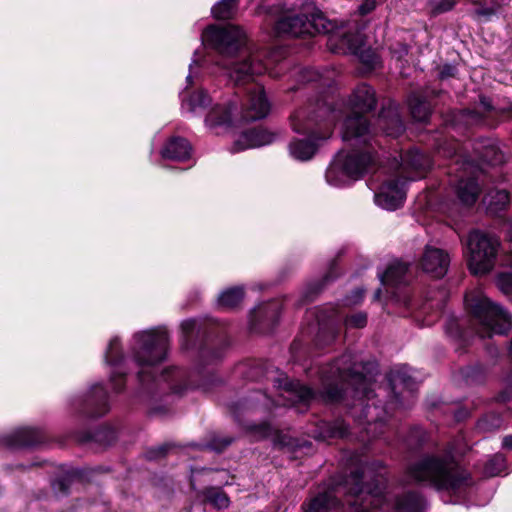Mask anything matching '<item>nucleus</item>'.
Instances as JSON below:
<instances>
[{
    "mask_svg": "<svg viewBox=\"0 0 512 512\" xmlns=\"http://www.w3.org/2000/svg\"><path fill=\"white\" fill-rule=\"evenodd\" d=\"M407 474L417 483L453 494L461 493L471 484L468 474L449 453L424 455L409 465Z\"/></svg>",
    "mask_w": 512,
    "mask_h": 512,
    "instance_id": "obj_5",
    "label": "nucleus"
},
{
    "mask_svg": "<svg viewBox=\"0 0 512 512\" xmlns=\"http://www.w3.org/2000/svg\"><path fill=\"white\" fill-rule=\"evenodd\" d=\"M366 323L367 316L363 312H358L345 318V325L349 328H363Z\"/></svg>",
    "mask_w": 512,
    "mask_h": 512,
    "instance_id": "obj_38",
    "label": "nucleus"
},
{
    "mask_svg": "<svg viewBox=\"0 0 512 512\" xmlns=\"http://www.w3.org/2000/svg\"><path fill=\"white\" fill-rule=\"evenodd\" d=\"M463 166H464V172H467L468 170H470V169L472 168L471 163H470V162H468V161H467V162H465V163L463 164Z\"/></svg>",
    "mask_w": 512,
    "mask_h": 512,
    "instance_id": "obj_54",
    "label": "nucleus"
},
{
    "mask_svg": "<svg viewBox=\"0 0 512 512\" xmlns=\"http://www.w3.org/2000/svg\"><path fill=\"white\" fill-rule=\"evenodd\" d=\"M374 5H375V2L372 1V2H367L363 5L360 6V12L361 14H366L368 12H370L373 8H374Z\"/></svg>",
    "mask_w": 512,
    "mask_h": 512,
    "instance_id": "obj_50",
    "label": "nucleus"
},
{
    "mask_svg": "<svg viewBox=\"0 0 512 512\" xmlns=\"http://www.w3.org/2000/svg\"><path fill=\"white\" fill-rule=\"evenodd\" d=\"M193 326H194V321L190 320V321H185L183 322L182 324V327L184 330L186 331H190L193 329Z\"/></svg>",
    "mask_w": 512,
    "mask_h": 512,
    "instance_id": "obj_52",
    "label": "nucleus"
},
{
    "mask_svg": "<svg viewBox=\"0 0 512 512\" xmlns=\"http://www.w3.org/2000/svg\"><path fill=\"white\" fill-rule=\"evenodd\" d=\"M231 442H232V439H230V438H224V439L222 440L221 444H218V443H215V442H214V443L212 444V447H213L214 449H216V450H221V449H223V448L227 447L228 445H230V444H231Z\"/></svg>",
    "mask_w": 512,
    "mask_h": 512,
    "instance_id": "obj_49",
    "label": "nucleus"
},
{
    "mask_svg": "<svg viewBox=\"0 0 512 512\" xmlns=\"http://www.w3.org/2000/svg\"><path fill=\"white\" fill-rule=\"evenodd\" d=\"M270 104L266 99L261 85L253 84L249 91V98L243 111V118L247 121L262 119L268 115Z\"/></svg>",
    "mask_w": 512,
    "mask_h": 512,
    "instance_id": "obj_14",
    "label": "nucleus"
},
{
    "mask_svg": "<svg viewBox=\"0 0 512 512\" xmlns=\"http://www.w3.org/2000/svg\"><path fill=\"white\" fill-rule=\"evenodd\" d=\"M379 123L388 136L398 137L404 131V125L396 107L383 109Z\"/></svg>",
    "mask_w": 512,
    "mask_h": 512,
    "instance_id": "obj_21",
    "label": "nucleus"
},
{
    "mask_svg": "<svg viewBox=\"0 0 512 512\" xmlns=\"http://www.w3.org/2000/svg\"><path fill=\"white\" fill-rule=\"evenodd\" d=\"M343 44H347L348 50L359 57L360 61L365 64L368 68H374L379 63V57L370 48H363L358 43L350 41L348 37L342 39Z\"/></svg>",
    "mask_w": 512,
    "mask_h": 512,
    "instance_id": "obj_25",
    "label": "nucleus"
},
{
    "mask_svg": "<svg viewBox=\"0 0 512 512\" xmlns=\"http://www.w3.org/2000/svg\"><path fill=\"white\" fill-rule=\"evenodd\" d=\"M267 70V64L263 62L259 53H250L241 61L231 63L228 68V76L236 85L249 84L254 77L263 74Z\"/></svg>",
    "mask_w": 512,
    "mask_h": 512,
    "instance_id": "obj_12",
    "label": "nucleus"
},
{
    "mask_svg": "<svg viewBox=\"0 0 512 512\" xmlns=\"http://www.w3.org/2000/svg\"><path fill=\"white\" fill-rule=\"evenodd\" d=\"M338 504L339 502L331 492H325L313 498L307 506H303V509L305 512H329Z\"/></svg>",
    "mask_w": 512,
    "mask_h": 512,
    "instance_id": "obj_26",
    "label": "nucleus"
},
{
    "mask_svg": "<svg viewBox=\"0 0 512 512\" xmlns=\"http://www.w3.org/2000/svg\"><path fill=\"white\" fill-rule=\"evenodd\" d=\"M450 258L448 254L437 247L427 245L425 247L421 267L424 272L433 278H442L448 271Z\"/></svg>",
    "mask_w": 512,
    "mask_h": 512,
    "instance_id": "obj_13",
    "label": "nucleus"
},
{
    "mask_svg": "<svg viewBox=\"0 0 512 512\" xmlns=\"http://www.w3.org/2000/svg\"><path fill=\"white\" fill-rule=\"evenodd\" d=\"M364 296V291L362 289H357L353 292L351 298H349L347 301L350 304H358Z\"/></svg>",
    "mask_w": 512,
    "mask_h": 512,
    "instance_id": "obj_44",
    "label": "nucleus"
},
{
    "mask_svg": "<svg viewBox=\"0 0 512 512\" xmlns=\"http://www.w3.org/2000/svg\"><path fill=\"white\" fill-rule=\"evenodd\" d=\"M408 265L402 261L392 262L385 273L380 275L382 284L398 285L405 282Z\"/></svg>",
    "mask_w": 512,
    "mask_h": 512,
    "instance_id": "obj_24",
    "label": "nucleus"
},
{
    "mask_svg": "<svg viewBox=\"0 0 512 512\" xmlns=\"http://www.w3.org/2000/svg\"><path fill=\"white\" fill-rule=\"evenodd\" d=\"M465 304L478 326L476 332L481 337L505 334L512 328V315L482 293L467 294Z\"/></svg>",
    "mask_w": 512,
    "mask_h": 512,
    "instance_id": "obj_8",
    "label": "nucleus"
},
{
    "mask_svg": "<svg viewBox=\"0 0 512 512\" xmlns=\"http://www.w3.org/2000/svg\"><path fill=\"white\" fill-rule=\"evenodd\" d=\"M277 307L278 306L276 303H271L268 305L258 307L255 312L263 315V317L266 319H271L274 317V313L276 312Z\"/></svg>",
    "mask_w": 512,
    "mask_h": 512,
    "instance_id": "obj_41",
    "label": "nucleus"
},
{
    "mask_svg": "<svg viewBox=\"0 0 512 512\" xmlns=\"http://www.w3.org/2000/svg\"><path fill=\"white\" fill-rule=\"evenodd\" d=\"M501 397H502V400H504V401H505V400L510 399L511 395H506V393H503V394L501 395Z\"/></svg>",
    "mask_w": 512,
    "mask_h": 512,
    "instance_id": "obj_56",
    "label": "nucleus"
},
{
    "mask_svg": "<svg viewBox=\"0 0 512 512\" xmlns=\"http://www.w3.org/2000/svg\"><path fill=\"white\" fill-rule=\"evenodd\" d=\"M275 30L278 35L311 36L326 31L325 18L313 0H303L277 21Z\"/></svg>",
    "mask_w": 512,
    "mask_h": 512,
    "instance_id": "obj_9",
    "label": "nucleus"
},
{
    "mask_svg": "<svg viewBox=\"0 0 512 512\" xmlns=\"http://www.w3.org/2000/svg\"><path fill=\"white\" fill-rule=\"evenodd\" d=\"M430 167L429 157L417 149L407 151L401 156V164L395 175L384 179L379 186L374 196L375 203L383 209L396 210L403 204L406 197L405 182L401 179L415 180L423 177Z\"/></svg>",
    "mask_w": 512,
    "mask_h": 512,
    "instance_id": "obj_7",
    "label": "nucleus"
},
{
    "mask_svg": "<svg viewBox=\"0 0 512 512\" xmlns=\"http://www.w3.org/2000/svg\"><path fill=\"white\" fill-rule=\"evenodd\" d=\"M312 314L315 315L319 326L317 341L321 342L322 337L325 334H328V340L325 341V344L330 343L336 337L334 322L331 320H326L322 310L318 311L317 313L313 312Z\"/></svg>",
    "mask_w": 512,
    "mask_h": 512,
    "instance_id": "obj_34",
    "label": "nucleus"
},
{
    "mask_svg": "<svg viewBox=\"0 0 512 512\" xmlns=\"http://www.w3.org/2000/svg\"><path fill=\"white\" fill-rule=\"evenodd\" d=\"M390 383L393 389L403 386L408 390H413L416 386L415 377L410 374V370L406 367L393 371L390 376Z\"/></svg>",
    "mask_w": 512,
    "mask_h": 512,
    "instance_id": "obj_31",
    "label": "nucleus"
},
{
    "mask_svg": "<svg viewBox=\"0 0 512 512\" xmlns=\"http://www.w3.org/2000/svg\"><path fill=\"white\" fill-rule=\"evenodd\" d=\"M385 474L381 461L360 462L350 468L336 492L345 495L351 512H422L425 501L418 493L400 496L385 492Z\"/></svg>",
    "mask_w": 512,
    "mask_h": 512,
    "instance_id": "obj_3",
    "label": "nucleus"
},
{
    "mask_svg": "<svg viewBox=\"0 0 512 512\" xmlns=\"http://www.w3.org/2000/svg\"><path fill=\"white\" fill-rule=\"evenodd\" d=\"M510 261H511V263H512V253H511V256H510Z\"/></svg>",
    "mask_w": 512,
    "mask_h": 512,
    "instance_id": "obj_59",
    "label": "nucleus"
},
{
    "mask_svg": "<svg viewBox=\"0 0 512 512\" xmlns=\"http://www.w3.org/2000/svg\"><path fill=\"white\" fill-rule=\"evenodd\" d=\"M408 104L411 115L416 121L425 122L428 120L431 113L430 105L428 102L413 94L410 96Z\"/></svg>",
    "mask_w": 512,
    "mask_h": 512,
    "instance_id": "obj_28",
    "label": "nucleus"
},
{
    "mask_svg": "<svg viewBox=\"0 0 512 512\" xmlns=\"http://www.w3.org/2000/svg\"><path fill=\"white\" fill-rule=\"evenodd\" d=\"M374 90L368 84H360L353 91L349 106L342 102L335 104L323 103L318 106L322 114L332 119L331 110L341 109L342 114L334 119H343L341 136L343 142L351 149L340 151L326 170V181L334 187L346 185L350 180H357L374 164L368 146L373 138L370 125L363 115L375 108Z\"/></svg>",
    "mask_w": 512,
    "mask_h": 512,
    "instance_id": "obj_1",
    "label": "nucleus"
},
{
    "mask_svg": "<svg viewBox=\"0 0 512 512\" xmlns=\"http://www.w3.org/2000/svg\"><path fill=\"white\" fill-rule=\"evenodd\" d=\"M484 150L480 151V148H475L478 154V158L490 165H499L505 161V156L496 146L489 144L483 146Z\"/></svg>",
    "mask_w": 512,
    "mask_h": 512,
    "instance_id": "obj_32",
    "label": "nucleus"
},
{
    "mask_svg": "<svg viewBox=\"0 0 512 512\" xmlns=\"http://www.w3.org/2000/svg\"><path fill=\"white\" fill-rule=\"evenodd\" d=\"M455 72H456V69L454 66L445 65L440 72V76H441V78L450 77V76H453L455 74Z\"/></svg>",
    "mask_w": 512,
    "mask_h": 512,
    "instance_id": "obj_45",
    "label": "nucleus"
},
{
    "mask_svg": "<svg viewBox=\"0 0 512 512\" xmlns=\"http://www.w3.org/2000/svg\"><path fill=\"white\" fill-rule=\"evenodd\" d=\"M407 52H408L407 46H402L401 51H400L399 55L397 56V58L398 59L401 58L403 55H406Z\"/></svg>",
    "mask_w": 512,
    "mask_h": 512,
    "instance_id": "obj_53",
    "label": "nucleus"
},
{
    "mask_svg": "<svg viewBox=\"0 0 512 512\" xmlns=\"http://www.w3.org/2000/svg\"><path fill=\"white\" fill-rule=\"evenodd\" d=\"M465 256L469 271L477 276L491 272L497 261L500 240L481 230L471 231L465 241Z\"/></svg>",
    "mask_w": 512,
    "mask_h": 512,
    "instance_id": "obj_10",
    "label": "nucleus"
},
{
    "mask_svg": "<svg viewBox=\"0 0 512 512\" xmlns=\"http://www.w3.org/2000/svg\"><path fill=\"white\" fill-rule=\"evenodd\" d=\"M276 138L273 132L263 128L247 130L235 140L232 152H239L246 149L257 148L272 143Z\"/></svg>",
    "mask_w": 512,
    "mask_h": 512,
    "instance_id": "obj_15",
    "label": "nucleus"
},
{
    "mask_svg": "<svg viewBox=\"0 0 512 512\" xmlns=\"http://www.w3.org/2000/svg\"><path fill=\"white\" fill-rule=\"evenodd\" d=\"M501 4L497 2H493V4L490 7H479L475 10V14L478 17L483 18H490L491 16L495 15L496 12L500 9Z\"/></svg>",
    "mask_w": 512,
    "mask_h": 512,
    "instance_id": "obj_40",
    "label": "nucleus"
},
{
    "mask_svg": "<svg viewBox=\"0 0 512 512\" xmlns=\"http://www.w3.org/2000/svg\"><path fill=\"white\" fill-rule=\"evenodd\" d=\"M317 396L318 395L309 387L299 382H290L287 384L283 394L285 399H289L293 401V403L296 401L308 403L309 401L316 399Z\"/></svg>",
    "mask_w": 512,
    "mask_h": 512,
    "instance_id": "obj_23",
    "label": "nucleus"
},
{
    "mask_svg": "<svg viewBox=\"0 0 512 512\" xmlns=\"http://www.w3.org/2000/svg\"><path fill=\"white\" fill-rule=\"evenodd\" d=\"M106 362L113 367V371L111 372L110 380L116 391H119L123 388L124 384V373L119 369V365L124 360V356L122 354L120 348V342L117 337H114L110 340L107 350L105 352Z\"/></svg>",
    "mask_w": 512,
    "mask_h": 512,
    "instance_id": "obj_16",
    "label": "nucleus"
},
{
    "mask_svg": "<svg viewBox=\"0 0 512 512\" xmlns=\"http://www.w3.org/2000/svg\"><path fill=\"white\" fill-rule=\"evenodd\" d=\"M460 116L467 124H477L481 121L479 114L473 110H465Z\"/></svg>",
    "mask_w": 512,
    "mask_h": 512,
    "instance_id": "obj_42",
    "label": "nucleus"
},
{
    "mask_svg": "<svg viewBox=\"0 0 512 512\" xmlns=\"http://www.w3.org/2000/svg\"><path fill=\"white\" fill-rule=\"evenodd\" d=\"M236 109L233 103H224L214 105L205 118V125L216 130L218 127L227 126L231 122L232 111Z\"/></svg>",
    "mask_w": 512,
    "mask_h": 512,
    "instance_id": "obj_19",
    "label": "nucleus"
},
{
    "mask_svg": "<svg viewBox=\"0 0 512 512\" xmlns=\"http://www.w3.org/2000/svg\"><path fill=\"white\" fill-rule=\"evenodd\" d=\"M196 64H197V60L194 59L192 61V63L190 64V66H189V74L186 77V82H187L188 85H192L193 84V78L195 77V73H194V70H193L194 68L193 67Z\"/></svg>",
    "mask_w": 512,
    "mask_h": 512,
    "instance_id": "obj_47",
    "label": "nucleus"
},
{
    "mask_svg": "<svg viewBox=\"0 0 512 512\" xmlns=\"http://www.w3.org/2000/svg\"><path fill=\"white\" fill-rule=\"evenodd\" d=\"M483 204L487 213L497 215L509 206L510 194L505 188H492L485 194Z\"/></svg>",
    "mask_w": 512,
    "mask_h": 512,
    "instance_id": "obj_18",
    "label": "nucleus"
},
{
    "mask_svg": "<svg viewBox=\"0 0 512 512\" xmlns=\"http://www.w3.org/2000/svg\"><path fill=\"white\" fill-rule=\"evenodd\" d=\"M380 293H381V291H380V289H379V290L376 292V297H377V298L379 297Z\"/></svg>",
    "mask_w": 512,
    "mask_h": 512,
    "instance_id": "obj_58",
    "label": "nucleus"
},
{
    "mask_svg": "<svg viewBox=\"0 0 512 512\" xmlns=\"http://www.w3.org/2000/svg\"><path fill=\"white\" fill-rule=\"evenodd\" d=\"M431 11L434 14H441L448 12L456 5L455 0H430L429 2Z\"/></svg>",
    "mask_w": 512,
    "mask_h": 512,
    "instance_id": "obj_37",
    "label": "nucleus"
},
{
    "mask_svg": "<svg viewBox=\"0 0 512 512\" xmlns=\"http://www.w3.org/2000/svg\"><path fill=\"white\" fill-rule=\"evenodd\" d=\"M404 305L407 306V307L411 306L410 299H408L407 297H405V299H404Z\"/></svg>",
    "mask_w": 512,
    "mask_h": 512,
    "instance_id": "obj_55",
    "label": "nucleus"
},
{
    "mask_svg": "<svg viewBox=\"0 0 512 512\" xmlns=\"http://www.w3.org/2000/svg\"><path fill=\"white\" fill-rule=\"evenodd\" d=\"M486 471L491 476L507 473L506 458L502 454H495L487 463Z\"/></svg>",
    "mask_w": 512,
    "mask_h": 512,
    "instance_id": "obj_36",
    "label": "nucleus"
},
{
    "mask_svg": "<svg viewBox=\"0 0 512 512\" xmlns=\"http://www.w3.org/2000/svg\"><path fill=\"white\" fill-rule=\"evenodd\" d=\"M257 431L261 437H268L271 433V427L267 424H263L257 428Z\"/></svg>",
    "mask_w": 512,
    "mask_h": 512,
    "instance_id": "obj_48",
    "label": "nucleus"
},
{
    "mask_svg": "<svg viewBox=\"0 0 512 512\" xmlns=\"http://www.w3.org/2000/svg\"><path fill=\"white\" fill-rule=\"evenodd\" d=\"M201 494L204 503H208L216 509H226L230 505L229 497L219 488H206Z\"/></svg>",
    "mask_w": 512,
    "mask_h": 512,
    "instance_id": "obj_27",
    "label": "nucleus"
},
{
    "mask_svg": "<svg viewBox=\"0 0 512 512\" xmlns=\"http://www.w3.org/2000/svg\"><path fill=\"white\" fill-rule=\"evenodd\" d=\"M191 150V145L186 139L172 137L162 148L161 155L164 159L184 161L190 157Z\"/></svg>",
    "mask_w": 512,
    "mask_h": 512,
    "instance_id": "obj_20",
    "label": "nucleus"
},
{
    "mask_svg": "<svg viewBox=\"0 0 512 512\" xmlns=\"http://www.w3.org/2000/svg\"><path fill=\"white\" fill-rule=\"evenodd\" d=\"M238 0H220L212 7V14L216 19H229L236 12Z\"/></svg>",
    "mask_w": 512,
    "mask_h": 512,
    "instance_id": "obj_35",
    "label": "nucleus"
},
{
    "mask_svg": "<svg viewBox=\"0 0 512 512\" xmlns=\"http://www.w3.org/2000/svg\"><path fill=\"white\" fill-rule=\"evenodd\" d=\"M455 193L463 206H473L481 193V187L475 175H470L467 178L461 176L455 185Z\"/></svg>",
    "mask_w": 512,
    "mask_h": 512,
    "instance_id": "obj_17",
    "label": "nucleus"
},
{
    "mask_svg": "<svg viewBox=\"0 0 512 512\" xmlns=\"http://www.w3.org/2000/svg\"><path fill=\"white\" fill-rule=\"evenodd\" d=\"M202 42L225 57L239 52L246 44L243 30L235 25H211L201 36Z\"/></svg>",
    "mask_w": 512,
    "mask_h": 512,
    "instance_id": "obj_11",
    "label": "nucleus"
},
{
    "mask_svg": "<svg viewBox=\"0 0 512 512\" xmlns=\"http://www.w3.org/2000/svg\"><path fill=\"white\" fill-rule=\"evenodd\" d=\"M243 289L234 287L223 291L218 297V305L223 308H234L243 299Z\"/></svg>",
    "mask_w": 512,
    "mask_h": 512,
    "instance_id": "obj_33",
    "label": "nucleus"
},
{
    "mask_svg": "<svg viewBox=\"0 0 512 512\" xmlns=\"http://www.w3.org/2000/svg\"><path fill=\"white\" fill-rule=\"evenodd\" d=\"M502 446L507 449H512V435L504 437Z\"/></svg>",
    "mask_w": 512,
    "mask_h": 512,
    "instance_id": "obj_51",
    "label": "nucleus"
},
{
    "mask_svg": "<svg viewBox=\"0 0 512 512\" xmlns=\"http://www.w3.org/2000/svg\"><path fill=\"white\" fill-rule=\"evenodd\" d=\"M87 402L97 406V410L94 412L95 416L103 415L108 411L107 392L102 385H95L91 388Z\"/></svg>",
    "mask_w": 512,
    "mask_h": 512,
    "instance_id": "obj_29",
    "label": "nucleus"
},
{
    "mask_svg": "<svg viewBox=\"0 0 512 512\" xmlns=\"http://www.w3.org/2000/svg\"><path fill=\"white\" fill-rule=\"evenodd\" d=\"M497 286L504 294L512 296V273L499 274Z\"/></svg>",
    "mask_w": 512,
    "mask_h": 512,
    "instance_id": "obj_39",
    "label": "nucleus"
},
{
    "mask_svg": "<svg viewBox=\"0 0 512 512\" xmlns=\"http://www.w3.org/2000/svg\"><path fill=\"white\" fill-rule=\"evenodd\" d=\"M355 355L343 354L322 371V390L319 396L328 402L347 399L348 393L353 399L350 410L360 423L367 424V432L377 436L376 427L386 415V409L377 405L376 394L370 388L377 374L374 362L358 363Z\"/></svg>",
    "mask_w": 512,
    "mask_h": 512,
    "instance_id": "obj_2",
    "label": "nucleus"
},
{
    "mask_svg": "<svg viewBox=\"0 0 512 512\" xmlns=\"http://www.w3.org/2000/svg\"><path fill=\"white\" fill-rule=\"evenodd\" d=\"M166 446H161V447H158L156 450H151L149 453H148V458L149 459H156L157 457L161 456V455H164L165 452H166Z\"/></svg>",
    "mask_w": 512,
    "mask_h": 512,
    "instance_id": "obj_46",
    "label": "nucleus"
},
{
    "mask_svg": "<svg viewBox=\"0 0 512 512\" xmlns=\"http://www.w3.org/2000/svg\"><path fill=\"white\" fill-rule=\"evenodd\" d=\"M348 433V427L343 422H336L332 429L334 436L344 437Z\"/></svg>",
    "mask_w": 512,
    "mask_h": 512,
    "instance_id": "obj_43",
    "label": "nucleus"
},
{
    "mask_svg": "<svg viewBox=\"0 0 512 512\" xmlns=\"http://www.w3.org/2000/svg\"><path fill=\"white\" fill-rule=\"evenodd\" d=\"M211 104V98L203 89H199L189 96L182 94V109L188 113L200 114Z\"/></svg>",
    "mask_w": 512,
    "mask_h": 512,
    "instance_id": "obj_22",
    "label": "nucleus"
},
{
    "mask_svg": "<svg viewBox=\"0 0 512 512\" xmlns=\"http://www.w3.org/2000/svg\"><path fill=\"white\" fill-rule=\"evenodd\" d=\"M169 337L164 328L138 332L133 336L132 352L139 367L138 378L142 383L154 381L165 385L175 394H182L189 388L188 375L182 369H165L156 378L159 364L166 358Z\"/></svg>",
    "mask_w": 512,
    "mask_h": 512,
    "instance_id": "obj_4",
    "label": "nucleus"
},
{
    "mask_svg": "<svg viewBox=\"0 0 512 512\" xmlns=\"http://www.w3.org/2000/svg\"><path fill=\"white\" fill-rule=\"evenodd\" d=\"M37 441V432L28 427L20 428L10 435L9 444L12 446H30Z\"/></svg>",
    "mask_w": 512,
    "mask_h": 512,
    "instance_id": "obj_30",
    "label": "nucleus"
},
{
    "mask_svg": "<svg viewBox=\"0 0 512 512\" xmlns=\"http://www.w3.org/2000/svg\"><path fill=\"white\" fill-rule=\"evenodd\" d=\"M332 119L329 120L320 109L310 116L305 110H299L291 116L292 130L300 137L293 138L289 145V155L298 161H308L315 155L320 142L328 139L333 132L334 119L342 114L341 109L330 111Z\"/></svg>",
    "mask_w": 512,
    "mask_h": 512,
    "instance_id": "obj_6",
    "label": "nucleus"
},
{
    "mask_svg": "<svg viewBox=\"0 0 512 512\" xmlns=\"http://www.w3.org/2000/svg\"><path fill=\"white\" fill-rule=\"evenodd\" d=\"M508 237H509V239L512 241V226H511V227H510V229H509Z\"/></svg>",
    "mask_w": 512,
    "mask_h": 512,
    "instance_id": "obj_57",
    "label": "nucleus"
}]
</instances>
